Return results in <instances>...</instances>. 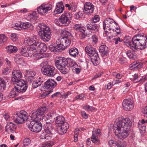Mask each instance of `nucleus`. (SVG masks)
Masks as SVG:
<instances>
[{
    "mask_svg": "<svg viewBox=\"0 0 147 147\" xmlns=\"http://www.w3.org/2000/svg\"><path fill=\"white\" fill-rule=\"evenodd\" d=\"M7 40V38L4 34L0 35V46L3 45Z\"/></svg>",
    "mask_w": 147,
    "mask_h": 147,
    "instance_id": "obj_37",
    "label": "nucleus"
},
{
    "mask_svg": "<svg viewBox=\"0 0 147 147\" xmlns=\"http://www.w3.org/2000/svg\"><path fill=\"white\" fill-rule=\"evenodd\" d=\"M94 11V5L90 2H86L84 5V12L86 14L92 13Z\"/></svg>",
    "mask_w": 147,
    "mask_h": 147,
    "instance_id": "obj_19",
    "label": "nucleus"
},
{
    "mask_svg": "<svg viewBox=\"0 0 147 147\" xmlns=\"http://www.w3.org/2000/svg\"><path fill=\"white\" fill-rule=\"evenodd\" d=\"M26 29L28 30H32L34 29V27L32 24L28 22Z\"/></svg>",
    "mask_w": 147,
    "mask_h": 147,
    "instance_id": "obj_47",
    "label": "nucleus"
},
{
    "mask_svg": "<svg viewBox=\"0 0 147 147\" xmlns=\"http://www.w3.org/2000/svg\"><path fill=\"white\" fill-rule=\"evenodd\" d=\"M113 75L116 76V78L118 79H121L122 76L121 74H117L115 73H114Z\"/></svg>",
    "mask_w": 147,
    "mask_h": 147,
    "instance_id": "obj_63",
    "label": "nucleus"
},
{
    "mask_svg": "<svg viewBox=\"0 0 147 147\" xmlns=\"http://www.w3.org/2000/svg\"><path fill=\"white\" fill-rule=\"evenodd\" d=\"M37 18V13L36 11H34L33 12L29 15L28 18L30 21H32L34 20H35Z\"/></svg>",
    "mask_w": 147,
    "mask_h": 147,
    "instance_id": "obj_36",
    "label": "nucleus"
},
{
    "mask_svg": "<svg viewBox=\"0 0 147 147\" xmlns=\"http://www.w3.org/2000/svg\"><path fill=\"white\" fill-rule=\"evenodd\" d=\"M15 116L16 118H13V121L16 123L20 124L24 123L25 121L28 120V117L27 113L23 111L18 112L14 116Z\"/></svg>",
    "mask_w": 147,
    "mask_h": 147,
    "instance_id": "obj_10",
    "label": "nucleus"
},
{
    "mask_svg": "<svg viewBox=\"0 0 147 147\" xmlns=\"http://www.w3.org/2000/svg\"><path fill=\"white\" fill-rule=\"evenodd\" d=\"M53 128L52 124L48 123L46 124L44 129L42 131L40 136V138L42 139H48L49 137L51 136V131Z\"/></svg>",
    "mask_w": 147,
    "mask_h": 147,
    "instance_id": "obj_12",
    "label": "nucleus"
},
{
    "mask_svg": "<svg viewBox=\"0 0 147 147\" xmlns=\"http://www.w3.org/2000/svg\"><path fill=\"white\" fill-rule=\"evenodd\" d=\"M22 74L21 71L18 70H14L12 73L11 81L14 84L23 86H27L25 81L21 79Z\"/></svg>",
    "mask_w": 147,
    "mask_h": 147,
    "instance_id": "obj_7",
    "label": "nucleus"
},
{
    "mask_svg": "<svg viewBox=\"0 0 147 147\" xmlns=\"http://www.w3.org/2000/svg\"><path fill=\"white\" fill-rule=\"evenodd\" d=\"M85 97V96L84 94H80L76 96L75 97V98L76 100H78L79 99L80 100H83V99Z\"/></svg>",
    "mask_w": 147,
    "mask_h": 147,
    "instance_id": "obj_45",
    "label": "nucleus"
},
{
    "mask_svg": "<svg viewBox=\"0 0 147 147\" xmlns=\"http://www.w3.org/2000/svg\"><path fill=\"white\" fill-rule=\"evenodd\" d=\"M99 20V18L98 15H96L93 18L92 21L94 23H96L98 22Z\"/></svg>",
    "mask_w": 147,
    "mask_h": 147,
    "instance_id": "obj_55",
    "label": "nucleus"
},
{
    "mask_svg": "<svg viewBox=\"0 0 147 147\" xmlns=\"http://www.w3.org/2000/svg\"><path fill=\"white\" fill-rule=\"evenodd\" d=\"M78 132L76 131L74 133V141L75 142H76L78 140Z\"/></svg>",
    "mask_w": 147,
    "mask_h": 147,
    "instance_id": "obj_58",
    "label": "nucleus"
},
{
    "mask_svg": "<svg viewBox=\"0 0 147 147\" xmlns=\"http://www.w3.org/2000/svg\"><path fill=\"white\" fill-rule=\"evenodd\" d=\"M41 71L42 74L48 77H52L57 73V69L53 66L46 65L41 68Z\"/></svg>",
    "mask_w": 147,
    "mask_h": 147,
    "instance_id": "obj_9",
    "label": "nucleus"
},
{
    "mask_svg": "<svg viewBox=\"0 0 147 147\" xmlns=\"http://www.w3.org/2000/svg\"><path fill=\"white\" fill-rule=\"evenodd\" d=\"M7 53H11L15 52L18 50L17 47L13 45H10L7 47L6 48Z\"/></svg>",
    "mask_w": 147,
    "mask_h": 147,
    "instance_id": "obj_33",
    "label": "nucleus"
},
{
    "mask_svg": "<svg viewBox=\"0 0 147 147\" xmlns=\"http://www.w3.org/2000/svg\"><path fill=\"white\" fill-rule=\"evenodd\" d=\"M84 109L86 110H88L91 111H92L95 109V108L92 107L90 106L89 105H87L85 107Z\"/></svg>",
    "mask_w": 147,
    "mask_h": 147,
    "instance_id": "obj_51",
    "label": "nucleus"
},
{
    "mask_svg": "<svg viewBox=\"0 0 147 147\" xmlns=\"http://www.w3.org/2000/svg\"><path fill=\"white\" fill-rule=\"evenodd\" d=\"M36 112H33L30 113V116L31 117V121H33V120H36L35 119L37 118H38V117L36 114Z\"/></svg>",
    "mask_w": 147,
    "mask_h": 147,
    "instance_id": "obj_41",
    "label": "nucleus"
},
{
    "mask_svg": "<svg viewBox=\"0 0 147 147\" xmlns=\"http://www.w3.org/2000/svg\"><path fill=\"white\" fill-rule=\"evenodd\" d=\"M27 126L30 131L36 133L39 132L42 128V124L37 120L30 121Z\"/></svg>",
    "mask_w": 147,
    "mask_h": 147,
    "instance_id": "obj_11",
    "label": "nucleus"
},
{
    "mask_svg": "<svg viewBox=\"0 0 147 147\" xmlns=\"http://www.w3.org/2000/svg\"><path fill=\"white\" fill-rule=\"evenodd\" d=\"M57 85L56 82L53 80L49 79L45 83V87L47 89L54 88Z\"/></svg>",
    "mask_w": 147,
    "mask_h": 147,
    "instance_id": "obj_24",
    "label": "nucleus"
},
{
    "mask_svg": "<svg viewBox=\"0 0 147 147\" xmlns=\"http://www.w3.org/2000/svg\"><path fill=\"white\" fill-rule=\"evenodd\" d=\"M16 127V125L13 123L11 122L8 123L5 126V131L9 133H14Z\"/></svg>",
    "mask_w": 147,
    "mask_h": 147,
    "instance_id": "obj_21",
    "label": "nucleus"
},
{
    "mask_svg": "<svg viewBox=\"0 0 147 147\" xmlns=\"http://www.w3.org/2000/svg\"><path fill=\"white\" fill-rule=\"evenodd\" d=\"M138 127L140 131V132L142 135L145 132L146 126L143 124H140V123L138 124Z\"/></svg>",
    "mask_w": 147,
    "mask_h": 147,
    "instance_id": "obj_38",
    "label": "nucleus"
},
{
    "mask_svg": "<svg viewBox=\"0 0 147 147\" xmlns=\"http://www.w3.org/2000/svg\"><path fill=\"white\" fill-rule=\"evenodd\" d=\"M74 63L73 60L70 58L64 57H59L55 62L56 67L63 74L67 73L70 70L69 66L71 67Z\"/></svg>",
    "mask_w": 147,
    "mask_h": 147,
    "instance_id": "obj_3",
    "label": "nucleus"
},
{
    "mask_svg": "<svg viewBox=\"0 0 147 147\" xmlns=\"http://www.w3.org/2000/svg\"><path fill=\"white\" fill-rule=\"evenodd\" d=\"M34 49V51H39L41 52H43L47 51V47L44 43L37 42Z\"/></svg>",
    "mask_w": 147,
    "mask_h": 147,
    "instance_id": "obj_20",
    "label": "nucleus"
},
{
    "mask_svg": "<svg viewBox=\"0 0 147 147\" xmlns=\"http://www.w3.org/2000/svg\"><path fill=\"white\" fill-rule=\"evenodd\" d=\"M36 73L31 70H26V76L27 77L28 81L32 82L35 78V76L36 75Z\"/></svg>",
    "mask_w": 147,
    "mask_h": 147,
    "instance_id": "obj_22",
    "label": "nucleus"
},
{
    "mask_svg": "<svg viewBox=\"0 0 147 147\" xmlns=\"http://www.w3.org/2000/svg\"><path fill=\"white\" fill-rule=\"evenodd\" d=\"M96 130H93L92 135L91 138V141L97 145L100 144L99 140L98 138L96 136Z\"/></svg>",
    "mask_w": 147,
    "mask_h": 147,
    "instance_id": "obj_28",
    "label": "nucleus"
},
{
    "mask_svg": "<svg viewBox=\"0 0 147 147\" xmlns=\"http://www.w3.org/2000/svg\"><path fill=\"white\" fill-rule=\"evenodd\" d=\"M61 34V36L57 40V42L62 43L66 48L70 45L73 36L69 32L66 30L62 31Z\"/></svg>",
    "mask_w": 147,
    "mask_h": 147,
    "instance_id": "obj_6",
    "label": "nucleus"
},
{
    "mask_svg": "<svg viewBox=\"0 0 147 147\" xmlns=\"http://www.w3.org/2000/svg\"><path fill=\"white\" fill-rule=\"evenodd\" d=\"M36 36H34L31 38H28L25 40L24 42L26 45L30 46V49L31 50L34 51V47L36 46L37 42Z\"/></svg>",
    "mask_w": 147,
    "mask_h": 147,
    "instance_id": "obj_16",
    "label": "nucleus"
},
{
    "mask_svg": "<svg viewBox=\"0 0 147 147\" xmlns=\"http://www.w3.org/2000/svg\"><path fill=\"white\" fill-rule=\"evenodd\" d=\"M139 64H138V63H137L136 64L133 63V64H131L129 66L130 68H131V69H132L133 68H134L136 67L138 68L139 67Z\"/></svg>",
    "mask_w": 147,
    "mask_h": 147,
    "instance_id": "obj_48",
    "label": "nucleus"
},
{
    "mask_svg": "<svg viewBox=\"0 0 147 147\" xmlns=\"http://www.w3.org/2000/svg\"><path fill=\"white\" fill-rule=\"evenodd\" d=\"M28 11V10L26 8H24L18 11V12L21 13H25Z\"/></svg>",
    "mask_w": 147,
    "mask_h": 147,
    "instance_id": "obj_61",
    "label": "nucleus"
},
{
    "mask_svg": "<svg viewBox=\"0 0 147 147\" xmlns=\"http://www.w3.org/2000/svg\"><path fill=\"white\" fill-rule=\"evenodd\" d=\"M43 81L41 79L39 78L38 80L33 82L32 84V87L34 88H36L40 86Z\"/></svg>",
    "mask_w": 147,
    "mask_h": 147,
    "instance_id": "obj_34",
    "label": "nucleus"
},
{
    "mask_svg": "<svg viewBox=\"0 0 147 147\" xmlns=\"http://www.w3.org/2000/svg\"><path fill=\"white\" fill-rule=\"evenodd\" d=\"M107 8L109 11H112L113 9V6L112 4H109L108 5Z\"/></svg>",
    "mask_w": 147,
    "mask_h": 147,
    "instance_id": "obj_56",
    "label": "nucleus"
},
{
    "mask_svg": "<svg viewBox=\"0 0 147 147\" xmlns=\"http://www.w3.org/2000/svg\"><path fill=\"white\" fill-rule=\"evenodd\" d=\"M6 84V82L3 79L0 78V87L3 88L5 87Z\"/></svg>",
    "mask_w": 147,
    "mask_h": 147,
    "instance_id": "obj_42",
    "label": "nucleus"
},
{
    "mask_svg": "<svg viewBox=\"0 0 147 147\" xmlns=\"http://www.w3.org/2000/svg\"><path fill=\"white\" fill-rule=\"evenodd\" d=\"M11 38L13 41H16L17 39L16 35L15 34H12L11 35Z\"/></svg>",
    "mask_w": 147,
    "mask_h": 147,
    "instance_id": "obj_49",
    "label": "nucleus"
},
{
    "mask_svg": "<svg viewBox=\"0 0 147 147\" xmlns=\"http://www.w3.org/2000/svg\"><path fill=\"white\" fill-rule=\"evenodd\" d=\"M27 88V86H23L21 85H17L11 91L9 96L10 98H13L18 95L19 92H25Z\"/></svg>",
    "mask_w": 147,
    "mask_h": 147,
    "instance_id": "obj_13",
    "label": "nucleus"
},
{
    "mask_svg": "<svg viewBox=\"0 0 147 147\" xmlns=\"http://www.w3.org/2000/svg\"><path fill=\"white\" fill-rule=\"evenodd\" d=\"M69 53L71 56L76 57L78 55V49L76 48H72L69 49Z\"/></svg>",
    "mask_w": 147,
    "mask_h": 147,
    "instance_id": "obj_32",
    "label": "nucleus"
},
{
    "mask_svg": "<svg viewBox=\"0 0 147 147\" xmlns=\"http://www.w3.org/2000/svg\"><path fill=\"white\" fill-rule=\"evenodd\" d=\"M54 22L55 24L58 26H61L63 25L60 21L59 20V18L58 19H56L55 20Z\"/></svg>",
    "mask_w": 147,
    "mask_h": 147,
    "instance_id": "obj_62",
    "label": "nucleus"
},
{
    "mask_svg": "<svg viewBox=\"0 0 147 147\" xmlns=\"http://www.w3.org/2000/svg\"><path fill=\"white\" fill-rule=\"evenodd\" d=\"M132 123L128 118H118L116 120L113 125L115 134L120 139L126 138L128 136V131Z\"/></svg>",
    "mask_w": 147,
    "mask_h": 147,
    "instance_id": "obj_1",
    "label": "nucleus"
},
{
    "mask_svg": "<svg viewBox=\"0 0 147 147\" xmlns=\"http://www.w3.org/2000/svg\"><path fill=\"white\" fill-rule=\"evenodd\" d=\"M21 54L25 57H32V54L27 52L26 48L25 47H21L20 49Z\"/></svg>",
    "mask_w": 147,
    "mask_h": 147,
    "instance_id": "obj_31",
    "label": "nucleus"
},
{
    "mask_svg": "<svg viewBox=\"0 0 147 147\" xmlns=\"http://www.w3.org/2000/svg\"><path fill=\"white\" fill-rule=\"evenodd\" d=\"M109 145L111 147H115V146L118 144L112 140H110L108 142Z\"/></svg>",
    "mask_w": 147,
    "mask_h": 147,
    "instance_id": "obj_44",
    "label": "nucleus"
},
{
    "mask_svg": "<svg viewBox=\"0 0 147 147\" xmlns=\"http://www.w3.org/2000/svg\"><path fill=\"white\" fill-rule=\"evenodd\" d=\"M28 22L21 23V30L23 29H26Z\"/></svg>",
    "mask_w": 147,
    "mask_h": 147,
    "instance_id": "obj_54",
    "label": "nucleus"
},
{
    "mask_svg": "<svg viewBox=\"0 0 147 147\" xmlns=\"http://www.w3.org/2000/svg\"><path fill=\"white\" fill-rule=\"evenodd\" d=\"M23 142L24 146H27L30 144L31 140L29 138H25Z\"/></svg>",
    "mask_w": 147,
    "mask_h": 147,
    "instance_id": "obj_46",
    "label": "nucleus"
},
{
    "mask_svg": "<svg viewBox=\"0 0 147 147\" xmlns=\"http://www.w3.org/2000/svg\"><path fill=\"white\" fill-rule=\"evenodd\" d=\"M46 109V108L40 107L35 111L36 113V114L38 117V119H41L40 118H39L40 117L42 116L43 117L44 113Z\"/></svg>",
    "mask_w": 147,
    "mask_h": 147,
    "instance_id": "obj_30",
    "label": "nucleus"
},
{
    "mask_svg": "<svg viewBox=\"0 0 147 147\" xmlns=\"http://www.w3.org/2000/svg\"><path fill=\"white\" fill-rule=\"evenodd\" d=\"M81 115L84 118L87 119L88 118V115L84 111L81 112Z\"/></svg>",
    "mask_w": 147,
    "mask_h": 147,
    "instance_id": "obj_59",
    "label": "nucleus"
},
{
    "mask_svg": "<svg viewBox=\"0 0 147 147\" xmlns=\"http://www.w3.org/2000/svg\"><path fill=\"white\" fill-rule=\"evenodd\" d=\"M143 113L144 116L147 118V107L144 108Z\"/></svg>",
    "mask_w": 147,
    "mask_h": 147,
    "instance_id": "obj_64",
    "label": "nucleus"
},
{
    "mask_svg": "<svg viewBox=\"0 0 147 147\" xmlns=\"http://www.w3.org/2000/svg\"><path fill=\"white\" fill-rule=\"evenodd\" d=\"M72 17L70 13H63L59 18V20L63 25H67L70 23L69 18Z\"/></svg>",
    "mask_w": 147,
    "mask_h": 147,
    "instance_id": "obj_17",
    "label": "nucleus"
},
{
    "mask_svg": "<svg viewBox=\"0 0 147 147\" xmlns=\"http://www.w3.org/2000/svg\"><path fill=\"white\" fill-rule=\"evenodd\" d=\"M107 47L106 45H102L99 47V52L102 57L106 56L108 53Z\"/></svg>",
    "mask_w": 147,
    "mask_h": 147,
    "instance_id": "obj_27",
    "label": "nucleus"
},
{
    "mask_svg": "<svg viewBox=\"0 0 147 147\" xmlns=\"http://www.w3.org/2000/svg\"><path fill=\"white\" fill-rule=\"evenodd\" d=\"M52 8V5L49 3H43L37 8L38 12L41 15L46 14Z\"/></svg>",
    "mask_w": 147,
    "mask_h": 147,
    "instance_id": "obj_14",
    "label": "nucleus"
},
{
    "mask_svg": "<svg viewBox=\"0 0 147 147\" xmlns=\"http://www.w3.org/2000/svg\"><path fill=\"white\" fill-rule=\"evenodd\" d=\"M84 32H81V33L79 34V37L80 39H83L85 38L86 35L84 34Z\"/></svg>",
    "mask_w": 147,
    "mask_h": 147,
    "instance_id": "obj_57",
    "label": "nucleus"
},
{
    "mask_svg": "<svg viewBox=\"0 0 147 147\" xmlns=\"http://www.w3.org/2000/svg\"><path fill=\"white\" fill-rule=\"evenodd\" d=\"M86 27L87 29L91 30V32L94 33L98 31L99 26L96 24L92 23L87 24Z\"/></svg>",
    "mask_w": 147,
    "mask_h": 147,
    "instance_id": "obj_23",
    "label": "nucleus"
},
{
    "mask_svg": "<svg viewBox=\"0 0 147 147\" xmlns=\"http://www.w3.org/2000/svg\"><path fill=\"white\" fill-rule=\"evenodd\" d=\"M64 9V6L63 5L62 2L57 3L56 5L55 9L54 11V14H56L61 13L63 12Z\"/></svg>",
    "mask_w": 147,
    "mask_h": 147,
    "instance_id": "obj_25",
    "label": "nucleus"
},
{
    "mask_svg": "<svg viewBox=\"0 0 147 147\" xmlns=\"http://www.w3.org/2000/svg\"><path fill=\"white\" fill-rule=\"evenodd\" d=\"M113 41L115 44H117L118 43V42H121L123 41L122 39H121L119 38H114L113 39Z\"/></svg>",
    "mask_w": 147,
    "mask_h": 147,
    "instance_id": "obj_50",
    "label": "nucleus"
},
{
    "mask_svg": "<svg viewBox=\"0 0 147 147\" xmlns=\"http://www.w3.org/2000/svg\"><path fill=\"white\" fill-rule=\"evenodd\" d=\"M73 28L76 30L81 32H85V30L82 26L81 24H76L74 26Z\"/></svg>",
    "mask_w": 147,
    "mask_h": 147,
    "instance_id": "obj_35",
    "label": "nucleus"
},
{
    "mask_svg": "<svg viewBox=\"0 0 147 147\" xmlns=\"http://www.w3.org/2000/svg\"><path fill=\"white\" fill-rule=\"evenodd\" d=\"M59 127H60L61 131V133H60V134H64L65 133H66L69 126V125L67 123L65 122Z\"/></svg>",
    "mask_w": 147,
    "mask_h": 147,
    "instance_id": "obj_29",
    "label": "nucleus"
},
{
    "mask_svg": "<svg viewBox=\"0 0 147 147\" xmlns=\"http://www.w3.org/2000/svg\"><path fill=\"white\" fill-rule=\"evenodd\" d=\"M125 43L127 46L134 51L137 48L143 49L147 47V36L138 34L133 37L131 41H128Z\"/></svg>",
    "mask_w": 147,
    "mask_h": 147,
    "instance_id": "obj_2",
    "label": "nucleus"
},
{
    "mask_svg": "<svg viewBox=\"0 0 147 147\" xmlns=\"http://www.w3.org/2000/svg\"><path fill=\"white\" fill-rule=\"evenodd\" d=\"M57 45L54 44H52L49 47L50 50L54 52H59L61 51L64 50L66 48L61 43H58L57 40Z\"/></svg>",
    "mask_w": 147,
    "mask_h": 147,
    "instance_id": "obj_15",
    "label": "nucleus"
},
{
    "mask_svg": "<svg viewBox=\"0 0 147 147\" xmlns=\"http://www.w3.org/2000/svg\"><path fill=\"white\" fill-rule=\"evenodd\" d=\"M65 118L62 116H59L56 117L55 120L56 125L57 126H61L65 122Z\"/></svg>",
    "mask_w": 147,
    "mask_h": 147,
    "instance_id": "obj_26",
    "label": "nucleus"
},
{
    "mask_svg": "<svg viewBox=\"0 0 147 147\" xmlns=\"http://www.w3.org/2000/svg\"><path fill=\"white\" fill-rule=\"evenodd\" d=\"M40 28L38 34L41 37V38L43 41H48L51 38V33L50 28L46 25H39Z\"/></svg>",
    "mask_w": 147,
    "mask_h": 147,
    "instance_id": "obj_5",
    "label": "nucleus"
},
{
    "mask_svg": "<svg viewBox=\"0 0 147 147\" xmlns=\"http://www.w3.org/2000/svg\"><path fill=\"white\" fill-rule=\"evenodd\" d=\"M126 54L129 58L131 59L132 57L133 54L130 51H128L126 53Z\"/></svg>",
    "mask_w": 147,
    "mask_h": 147,
    "instance_id": "obj_60",
    "label": "nucleus"
},
{
    "mask_svg": "<svg viewBox=\"0 0 147 147\" xmlns=\"http://www.w3.org/2000/svg\"><path fill=\"white\" fill-rule=\"evenodd\" d=\"M13 28L15 29L21 30V23L18 22L13 25Z\"/></svg>",
    "mask_w": 147,
    "mask_h": 147,
    "instance_id": "obj_39",
    "label": "nucleus"
},
{
    "mask_svg": "<svg viewBox=\"0 0 147 147\" xmlns=\"http://www.w3.org/2000/svg\"><path fill=\"white\" fill-rule=\"evenodd\" d=\"M122 105L125 110L131 111L134 107L133 102L131 99H125L123 101Z\"/></svg>",
    "mask_w": 147,
    "mask_h": 147,
    "instance_id": "obj_18",
    "label": "nucleus"
},
{
    "mask_svg": "<svg viewBox=\"0 0 147 147\" xmlns=\"http://www.w3.org/2000/svg\"><path fill=\"white\" fill-rule=\"evenodd\" d=\"M116 24V22L114 20L110 18H107L105 19L103 23V28L105 30V34L109 35V32L111 30H112L113 32H116L115 30H114V24Z\"/></svg>",
    "mask_w": 147,
    "mask_h": 147,
    "instance_id": "obj_8",
    "label": "nucleus"
},
{
    "mask_svg": "<svg viewBox=\"0 0 147 147\" xmlns=\"http://www.w3.org/2000/svg\"><path fill=\"white\" fill-rule=\"evenodd\" d=\"M86 53L91 57V60L93 64L95 66L99 63V58L97 52L95 48L88 45L85 47Z\"/></svg>",
    "mask_w": 147,
    "mask_h": 147,
    "instance_id": "obj_4",
    "label": "nucleus"
},
{
    "mask_svg": "<svg viewBox=\"0 0 147 147\" xmlns=\"http://www.w3.org/2000/svg\"><path fill=\"white\" fill-rule=\"evenodd\" d=\"M91 40L92 43L93 45H95L97 41V38L95 35L92 36Z\"/></svg>",
    "mask_w": 147,
    "mask_h": 147,
    "instance_id": "obj_43",
    "label": "nucleus"
},
{
    "mask_svg": "<svg viewBox=\"0 0 147 147\" xmlns=\"http://www.w3.org/2000/svg\"><path fill=\"white\" fill-rule=\"evenodd\" d=\"M83 16L82 13L80 12L79 11L76 13L74 15V18L75 19L78 20L80 18L82 17Z\"/></svg>",
    "mask_w": 147,
    "mask_h": 147,
    "instance_id": "obj_40",
    "label": "nucleus"
},
{
    "mask_svg": "<svg viewBox=\"0 0 147 147\" xmlns=\"http://www.w3.org/2000/svg\"><path fill=\"white\" fill-rule=\"evenodd\" d=\"M3 73L5 75L7 74L9 72V69L8 68H4L3 70Z\"/></svg>",
    "mask_w": 147,
    "mask_h": 147,
    "instance_id": "obj_53",
    "label": "nucleus"
},
{
    "mask_svg": "<svg viewBox=\"0 0 147 147\" xmlns=\"http://www.w3.org/2000/svg\"><path fill=\"white\" fill-rule=\"evenodd\" d=\"M52 145L51 143L47 142L42 144L40 147H51Z\"/></svg>",
    "mask_w": 147,
    "mask_h": 147,
    "instance_id": "obj_52",
    "label": "nucleus"
}]
</instances>
